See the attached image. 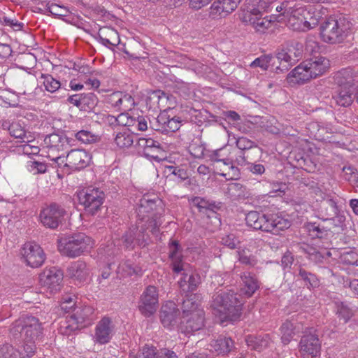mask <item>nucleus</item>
Returning a JSON list of instances; mask_svg holds the SVG:
<instances>
[{
    "label": "nucleus",
    "instance_id": "nucleus-1",
    "mask_svg": "<svg viewBox=\"0 0 358 358\" xmlns=\"http://www.w3.org/2000/svg\"><path fill=\"white\" fill-rule=\"evenodd\" d=\"M243 301L234 291L217 292L213 296L211 306L225 320L236 321L241 315Z\"/></svg>",
    "mask_w": 358,
    "mask_h": 358
},
{
    "label": "nucleus",
    "instance_id": "nucleus-2",
    "mask_svg": "<svg viewBox=\"0 0 358 358\" xmlns=\"http://www.w3.org/2000/svg\"><path fill=\"white\" fill-rule=\"evenodd\" d=\"M245 222L248 227L254 229L262 230L274 235L280 234L281 231H285L291 226L287 219L274 215H265L254 210L250 211L246 215Z\"/></svg>",
    "mask_w": 358,
    "mask_h": 358
},
{
    "label": "nucleus",
    "instance_id": "nucleus-3",
    "mask_svg": "<svg viewBox=\"0 0 358 358\" xmlns=\"http://www.w3.org/2000/svg\"><path fill=\"white\" fill-rule=\"evenodd\" d=\"M329 67V61L324 57L306 60L295 67L289 74L292 82L304 83L324 73Z\"/></svg>",
    "mask_w": 358,
    "mask_h": 358
},
{
    "label": "nucleus",
    "instance_id": "nucleus-4",
    "mask_svg": "<svg viewBox=\"0 0 358 358\" xmlns=\"http://www.w3.org/2000/svg\"><path fill=\"white\" fill-rule=\"evenodd\" d=\"M350 28L351 23L345 17L330 16L320 24V36L325 43H339L347 37Z\"/></svg>",
    "mask_w": 358,
    "mask_h": 358
},
{
    "label": "nucleus",
    "instance_id": "nucleus-5",
    "mask_svg": "<svg viewBox=\"0 0 358 358\" xmlns=\"http://www.w3.org/2000/svg\"><path fill=\"white\" fill-rule=\"evenodd\" d=\"M60 252L71 258L83 255L91 248V238L83 233L66 236L57 241Z\"/></svg>",
    "mask_w": 358,
    "mask_h": 358
},
{
    "label": "nucleus",
    "instance_id": "nucleus-6",
    "mask_svg": "<svg viewBox=\"0 0 358 358\" xmlns=\"http://www.w3.org/2000/svg\"><path fill=\"white\" fill-rule=\"evenodd\" d=\"M94 310L90 306L77 307L74 308L73 313L69 315L64 322L59 327V332L62 334L69 336L72 333L84 328L85 322L90 320V317Z\"/></svg>",
    "mask_w": 358,
    "mask_h": 358
},
{
    "label": "nucleus",
    "instance_id": "nucleus-7",
    "mask_svg": "<svg viewBox=\"0 0 358 358\" xmlns=\"http://www.w3.org/2000/svg\"><path fill=\"white\" fill-rule=\"evenodd\" d=\"M105 194L98 188H88L78 194L80 204L84 206L86 213L96 215L102 208Z\"/></svg>",
    "mask_w": 358,
    "mask_h": 358
},
{
    "label": "nucleus",
    "instance_id": "nucleus-8",
    "mask_svg": "<svg viewBox=\"0 0 358 358\" xmlns=\"http://www.w3.org/2000/svg\"><path fill=\"white\" fill-rule=\"evenodd\" d=\"M148 227L137 223L131 227L128 231L122 236L120 241L126 248L134 249L135 245L141 248L147 246L150 241L149 234L146 232Z\"/></svg>",
    "mask_w": 358,
    "mask_h": 358
},
{
    "label": "nucleus",
    "instance_id": "nucleus-9",
    "mask_svg": "<svg viewBox=\"0 0 358 358\" xmlns=\"http://www.w3.org/2000/svg\"><path fill=\"white\" fill-rule=\"evenodd\" d=\"M66 214L65 209L56 203L43 208L40 213V220L43 226L52 229H57Z\"/></svg>",
    "mask_w": 358,
    "mask_h": 358
},
{
    "label": "nucleus",
    "instance_id": "nucleus-10",
    "mask_svg": "<svg viewBox=\"0 0 358 358\" xmlns=\"http://www.w3.org/2000/svg\"><path fill=\"white\" fill-rule=\"evenodd\" d=\"M145 101L150 109H159L162 113L173 108L176 102L174 96L161 90L151 91Z\"/></svg>",
    "mask_w": 358,
    "mask_h": 358
},
{
    "label": "nucleus",
    "instance_id": "nucleus-11",
    "mask_svg": "<svg viewBox=\"0 0 358 358\" xmlns=\"http://www.w3.org/2000/svg\"><path fill=\"white\" fill-rule=\"evenodd\" d=\"M158 292L157 287L148 286L141 295L138 302V310L145 317L152 315L158 307Z\"/></svg>",
    "mask_w": 358,
    "mask_h": 358
},
{
    "label": "nucleus",
    "instance_id": "nucleus-12",
    "mask_svg": "<svg viewBox=\"0 0 358 358\" xmlns=\"http://www.w3.org/2000/svg\"><path fill=\"white\" fill-rule=\"evenodd\" d=\"M20 333L25 343H34L42 334L41 324L38 318L28 316L23 320Z\"/></svg>",
    "mask_w": 358,
    "mask_h": 358
},
{
    "label": "nucleus",
    "instance_id": "nucleus-13",
    "mask_svg": "<svg viewBox=\"0 0 358 358\" xmlns=\"http://www.w3.org/2000/svg\"><path fill=\"white\" fill-rule=\"evenodd\" d=\"M63 272L59 268L52 267L44 270L39 276L41 286L46 287L50 292H57L61 289Z\"/></svg>",
    "mask_w": 358,
    "mask_h": 358
},
{
    "label": "nucleus",
    "instance_id": "nucleus-14",
    "mask_svg": "<svg viewBox=\"0 0 358 358\" xmlns=\"http://www.w3.org/2000/svg\"><path fill=\"white\" fill-rule=\"evenodd\" d=\"M21 255L27 264L32 268L41 266L45 259L43 249L34 243H25L21 250Z\"/></svg>",
    "mask_w": 358,
    "mask_h": 358
},
{
    "label": "nucleus",
    "instance_id": "nucleus-15",
    "mask_svg": "<svg viewBox=\"0 0 358 358\" xmlns=\"http://www.w3.org/2000/svg\"><path fill=\"white\" fill-rule=\"evenodd\" d=\"M299 347L303 358H315L320 355L321 343L316 335H303L301 338Z\"/></svg>",
    "mask_w": 358,
    "mask_h": 358
},
{
    "label": "nucleus",
    "instance_id": "nucleus-16",
    "mask_svg": "<svg viewBox=\"0 0 358 358\" xmlns=\"http://www.w3.org/2000/svg\"><path fill=\"white\" fill-rule=\"evenodd\" d=\"M115 333V324L108 317H103L98 322L94 336V342L106 344L110 342Z\"/></svg>",
    "mask_w": 358,
    "mask_h": 358
},
{
    "label": "nucleus",
    "instance_id": "nucleus-17",
    "mask_svg": "<svg viewBox=\"0 0 358 358\" xmlns=\"http://www.w3.org/2000/svg\"><path fill=\"white\" fill-rule=\"evenodd\" d=\"M91 159L90 155L82 149H74L68 152L64 166H69L72 170H80L89 165Z\"/></svg>",
    "mask_w": 358,
    "mask_h": 358
},
{
    "label": "nucleus",
    "instance_id": "nucleus-18",
    "mask_svg": "<svg viewBox=\"0 0 358 358\" xmlns=\"http://www.w3.org/2000/svg\"><path fill=\"white\" fill-rule=\"evenodd\" d=\"M179 315L180 311L176 303L168 301L161 307L160 321L164 327L171 329L178 324Z\"/></svg>",
    "mask_w": 358,
    "mask_h": 358
},
{
    "label": "nucleus",
    "instance_id": "nucleus-19",
    "mask_svg": "<svg viewBox=\"0 0 358 358\" xmlns=\"http://www.w3.org/2000/svg\"><path fill=\"white\" fill-rule=\"evenodd\" d=\"M201 283L200 275L193 272H182V277L178 282L181 295L194 294Z\"/></svg>",
    "mask_w": 358,
    "mask_h": 358
},
{
    "label": "nucleus",
    "instance_id": "nucleus-20",
    "mask_svg": "<svg viewBox=\"0 0 358 358\" xmlns=\"http://www.w3.org/2000/svg\"><path fill=\"white\" fill-rule=\"evenodd\" d=\"M182 321V329L185 333L189 334L201 329L204 326V312L199 310L194 313L184 315Z\"/></svg>",
    "mask_w": 358,
    "mask_h": 358
},
{
    "label": "nucleus",
    "instance_id": "nucleus-21",
    "mask_svg": "<svg viewBox=\"0 0 358 358\" xmlns=\"http://www.w3.org/2000/svg\"><path fill=\"white\" fill-rule=\"evenodd\" d=\"M182 120L180 117H170L166 113H161L157 119V125L154 128L157 131L164 132H175L181 126Z\"/></svg>",
    "mask_w": 358,
    "mask_h": 358
},
{
    "label": "nucleus",
    "instance_id": "nucleus-22",
    "mask_svg": "<svg viewBox=\"0 0 358 358\" xmlns=\"http://www.w3.org/2000/svg\"><path fill=\"white\" fill-rule=\"evenodd\" d=\"M209 346L210 351L222 355H227L235 348L234 341L224 335H219L213 339Z\"/></svg>",
    "mask_w": 358,
    "mask_h": 358
},
{
    "label": "nucleus",
    "instance_id": "nucleus-23",
    "mask_svg": "<svg viewBox=\"0 0 358 358\" xmlns=\"http://www.w3.org/2000/svg\"><path fill=\"white\" fill-rule=\"evenodd\" d=\"M354 89L338 87L331 97V106L348 107L350 106L353 101Z\"/></svg>",
    "mask_w": 358,
    "mask_h": 358
},
{
    "label": "nucleus",
    "instance_id": "nucleus-24",
    "mask_svg": "<svg viewBox=\"0 0 358 358\" xmlns=\"http://www.w3.org/2000/svg\"><path fill=\"white\" fill-rule=\"evenodd\" d=\"M305 13H308L306 10L303 7H298L297 6L294 8L292 14L288 19V24L294 30H304L310 29L313 27L310 23L306 20L305 17Z\"/></svg>",
    "mask_w": 358,
    "mask_h": 358
},
{
    "label": "nucleus",
    "instance_id": "nucleus-25",
    "mask_svg": "<svg viewBox=\"0 0 358 358\" xmlns=\"http://www.w3.org/2000/svg\"><path fill=\"white\" fill-rule=\"evenodd\" d=\"M157 202L160 203L161 201L157 199L156 197L152 199L149 195H144L140 199L137 213L139 216L142 217V220H144L146 217H151L153 213L158 212Z\"/></svg>",
    "mask_w": 358,
    "mask_h": 358
},
{
    "label": "nucleus",
    "instance_id": "nucleus-26",
    "mask_svg": "<svg viewBox=\"0 0 358 358\" xmlns=\"http://www.w3.org/2000/svg\"><path fill=\"white\" fill-rule=\"evenodd\" d=\"M99 41L110 49L117 46L120 43L118 32L110 27H103L99 30Z\"/></svg>",
    "mask_w": 358,
    "mask_h": 358
},
{
    "label": "nucleus",
    "instance_id": "nucleus-27",
    "mask_svg": "<svg viewBox=\"0 0 358 358\" xmlns=\"http://www.w3.org/2000/svg\"><path fill=\"white\" fill-rule=\"evenodd\" d=\"M41 78L43 80V84L45 90L51 93H55L54 97L60 99L69 95V90L62 87L59 80L55 79L51 75H42Z\"/></svg>",
    "mask_w": 358,
    "mask_h": 358
},
{
    "label": "nucleus",
    "instance_id": "nucleus-28",
    "mask_svg": "<svg viewBox=\"0 0 358 358\" xmlns=\"http://www.w3.org/2000/svg\"><path fill=\"white\" fill-rule=\"evenodd\" d=\"M302 55V44L294 43L290 44L286 49H282L276 54L277 60H287L295 64Z\"/></svg>",
    "mask_w": 358,
    "mask_h": 358
},
{
    "label": "nucleus",
    "instance_id": "nucleus-29",
    "mask_svg": "<svg viewBox=\"0 0 358 358\" xmlns=\"http://www.w3.org/2000/svg\"><path fill=\"white\" fill-rule=\"evenodd\" d=\"M180 302L181 308L182 310L183 315L190 314L196 310H201L199 306H201V296L198 294H189L182 295Z\"/></svg>",
    "mask_w": 358,
    "mask_h": 358
},
{
    "label": "nucleus",
    "instance_id": "nucleus-30",
    "mask_svg": "<svg viewBox=\"0 0 358 358\" xmlns=\"http://www.w3.org/2000/svg\"><path fill=\"white\" fill-rule=\"evenodd\" d=\"M243 287L241 292L247 297H250L259 288V283L254 273L248 271L243 272L241 275Z\"/></svg>",
    "mask_w": 358,
    "mask_h": 358
},
{
    "label": "nucleus",
    "instance_id": "nucleus-31",
    "mask_svg": "<svg viewBox=\"0 0 358 358\" xmlns=\"http://www.w3.org/2000/svg\"><path fill=\"white\" fill-rule=\"evenodd\" d=\"M333 80L338 87L354 89V73L350 68L343 69L335 73Z\"/></svg>",
    "mask_w": 358,
    "mask_h": 358
},
{
    "label": "nucleus",
    "instance_id": "nucleus-32",
    "mask_svg": "<svg viewBox=\"0 0 358 358\" xmlns=\"http://www.w3.org/2000/svg\"><path fill=\"white\" fill-rule=\"evenodd\" d=\"M68 273L71 278H75L81 282L86 280L89 270L85 262L78 260L71 264L68 268Z\"/></svg>",
    "mask_w": 358,
    "mask_h": 358
},
{
    "label": "nucleus",
    "instance_id": "nucleus-33",
    "mask_svg": "<svg viewBox=\"0 0 358 358\" xmlns=\"http://www.w3.org/2000/svg\"><path fill=\"white\" fill-rule=\"evenodd\" d=\"M44 141L50 149L57 151H64L69 145L68 138L57 134L46 136Z\"/></svg>",
    "mask_w": 358,
    "mask_h": 358
},
{
    "label": "nucleus",
    "instance_id": "nucleus-34",
    "mask_svg": "<svg viewBox=\"0 0 358 358\" xmlns=\"http://www.w3.org/2000/svg\"><path fill=\"white\" fill-rule=\"evenodd\" d=\"M269 341L270 338L267 334L264 336L248 335L245 337V342L248 347L259 352L268 346Z\"/></svg>",
    "mask_w": 358,
    "mask_h": 358
},
{
    "label": "nucleus",
    "instance_id": "nucleus-35",
    "mask_svg": "<svg viewBox=\"0 0 358 358\" xmlns=\"http://www.w3.org/2000/svg\"><path fill=\"white\" fill-rule=\"evenodd\" d=\"M241 0H219L214 1L211 5V10L215 13H226L227 14L234 11Z\"/></svg>",
    "mask_w": 358,
    "mask_h": 358
},
{
    "label": "nucleus",
    "instance_id": "nucleus-36",
    "mask_svg": "<svg viewBox=\"0 0 358 358\" xmlns=\"http://www.w3.org/2000/svg\"><path fill=\"white\" fill-rule=\"evenodd\" d=\"M297 276L304 282V285L308 289L315 288L320 286V280L316 275L308 272L303 268H299Z\"/></svg>",
    "mask_w": 358,
    "mask_h": 358
},
{
    "label": "nucleus",
    "instance_id": "nucleus-37",
    "mask_svg": "<svg viewBox=\"0 0 358 358\" xmlns=\"http://www.w3.org/2000/svg\"><path fill=\"white\" fill-rule=\"evenodd\" d=\"M338 212L339 210L336 202L332 199L326 200L320 207V213L323 216L324 221H327V220L336 215Z\"/></svg>",
    "mask_w": 358,
    "mask_h": 358
},
{
    "label": "nucleus",
    "instance_id": "nucleus-38",
    "mask_svg": "<svg viewBox=\"0 0 358 358\" xmlns=\"http://www.w3.org/2000/svg\"><path fill=\"white\" fill-rule=\"evenodd\" d=\"M309 236L314 238H322L327 235L329 229L327 227L317 224L316 222H308L304 226Z\"/></svg>",
    "mask_w": 358,
    "mask_h": 358
},
{
    "label": "nucleus",
    "instance_id": "nucleus-39",
    "mask_svg": "<svg viewBox=\"0 0 358 358\" xmlns=\"http://www.w3.org/2000/svg\"><path fill=\"white\" fill-rule=\"evenodd\" d=\"M260 153V148L255 145L253 148L246 150L243 152H241L239 155L240 159H237L239 164L243 165V164H249L250 162L255 160Z\"/></svg>",
    "mask_w": 358,
    "mask_h": 358
},
{
    "label": "nucleus",
    "instance_id": "nucleus-40",
    "mask_svg": "<svg viewBox=\"0 0 358 358\" xmlns=\"http://www.w3.org/2000/svg\"><path fill=\"white\" fill-rule=\"evenodd\" d=\"M160 215L161 214L159 212L156 213H153L151 217H148V220L143 223V220H141V222H139L142 225H145L146 227H148V229L152 234H155L159 231V227L161 225L162 222H160Z\"/></svg>",
    "mask_w": 358,
    "mask_h": 358
},
{
    "label": "nucleus",
    "instance_id": "nucleus-41",
    "mask_svg": "<svg viewBox=\"0 0 358 358\" xmlns=\"http://www.w3.org/2000/svg\"><path fill=\"white\" fill-rule=\"evenodd\" d=\"M97 103L98 99L94 93L82 94L81 110L90 111Z\"/></svg>",
    "mask_w": 358,
    "mask_h": 358
},
{
    "label": "nucleus",
    "instance_id": "nucleus-42",
    "mask_svg": "<svg viewBox=\"0 0 358 358\" xmlns=\"http://www.w3.org/2000/svg\"><path fill=\"white\" fill-rule=\"evenodd\" d=\"M193 203L198 207L200 212H203V210H209L212 213H215V210L219 208L215 202L209 201L199 196H196L193 199Z\"/></svg>",
    "mask_w": 358,
    "mask_h": 358
},
{
    "label": "nucleus",
    "instance_id": "nucleus-43",
    "mask_svg": "<svg viewBox=\"0 0 358 358\" xmlns=\"http://www.w3.org/2000/svg\"><path fill=\"white\" fill-rule=\"evenodd\" d=\"M336 315L340 319H343L344 323L348 322L352 317L353 313L351 308L345 303L339 302L336 303Z\"/></svg>",
    "mask_w": 358,
    "mask_h": 358
},
{
    "label": "nucleus",
    "instance_id": "nucleus-44",
    "mask_svg": "<svg viewBox=\"0 0 358 358\" xmlns=\"http://www.w3.org/2000/svg\"><path fill=\"white\" fill-rule=\"evenodd\" d=\"M274 57L271 55H264L257 59H255L250 64L251 67H260L263 70H266L270 64L272 66L275 64V62H273Z\"/></svg>",
    "mask_w": 358,
    "mask_h": 358
},
{
    "label": "nucleus",
    "instance_id": "nucleus-45",
    "mask_svg": "<svg viewBox=\"0 0 358 358\" xmlns=\"http://www.w3.org/2000/svg\"><path fill=\"white\" fill-rule=\"evenodd\" d=\"M281 333L282 342L285 345L288 344L291 341L294 334V324L290 321H286L282 324L281 327Z\"/></svg>",
    "mask_w": 358,
    "mask_h": 358
},
{
    "label": "nucleus",
    "instance_id": "nucleus-46",
    "mask_svg": "<svg viewBox=\"0 0 358 358\" xmlns=\"http://www.w3.org/2000/svg\"><path fill=\"white\" fill-rule=\"evenodd\" d=\"M261 14V10L253 8L244 12L241 16V20L243 22L249 23L254 27Z\"/></svg>",
    "mask_w": 358,
    "mask_h": 358
},
{
    "label": "nucleus",
    "instance_id": "nucleus-47",
    "mask_svg": "<svg viewBox=\"0 0 358 358\" xmlns=\"http://www.w3.org/2000/svg\"><path fill=\"white\" fill-rule=\"evenodd\" d=\"M75 137L79 141L86 144L95 143L98 140V136L96 135H94L87 130L79 131L75 134Z\"/></svg>",
    "mask_w": 358,
    "mask_h": 358
},
{
    "label": "nucleus",
    "instance_id": "nucleus-48",
    "mask_svg": "<svg viewBox=\"0 0 358 358\" xmlns=\"http://www.w3.org/2000/svg\"><path fill=\"white\" fill-rule=\"evenodd\" d=\"M115 143L120 148H129L133 143V137L127 133H119L115 138Z\"/></svg>",
    "mask_w": 358,
    "mask_h": 358
},
{
    "label": "nucleus",
    "instance_id": "nucleus-49",
    "mask_svg": "<svg viewBox=\"0 0 358 358\" xmlns=\"http://www.w3.org/2000/svg\"><path fill=\"white\" fill-rule=\"evenodd\" d=\"M162 152L163 149L161 147L160 143L157 142V145H153V148H150L148 150L143 151V155L148 158L159 161L162 159L159 154H162Z\"/></svg>",
    "mask_w": 358,
    "mask_h": 358
},
{
    "label": "nucleus",
    "instance_id": "nucleus-50",
    "mask_svg": "<svg viewBox=\"0 0 358 358\" xmlns=\"http://www.w3.org/2000/svg\"><path fill=\"white\" fill-rule=\"evenodd\" d=\"M296 5L294 0L282 1L280 3V9L283 10V17L289 19Z\"/></svg>",
    "mask_w": 358,
    "mask_h": 358
},
{
    "label": "nucleus",
    "instance_id": "nucleus-51",
    "mask_svg": "<svg viewBox=\"0 0 358 358\" xmlns=\"http://www.w3.org/2000/svg\"><path fill=\"white\" fill-rule=\"evenodd\" d=\"M119 103H121L120 111L129 110L134 106V100L129 94H122V99Z\"/></svg>",
    "mask_w": 358,
    "mask_h": 358
},
{
    "label": "nucleus",
    "instance_id": "nucleus-52",
    "mask_svg": "<svg viewBox=\"0 0 358 358\" xmlns=\"http://www.w3.org/2000/svg\"><path fill=\"white\" fill-rule=\"evenodd\" d=\"M47 10L52 15L58 17L67 16L69 13V10L66 8L53 3L47 8Z\"/></svg>",
    "mask_w": 358,
    "mask_h": 358
},
{
    "label": "nucleus",
    "instance_id": "nucleus-53",
    "mask_svg": "<svg viewBox=\"0 0 358 358\" xmlns=\"http://www.w3.org/2000/svg\"><path fill=\"white\" fill-rule=\"evenodd\" d=\"M236 146L241 150V152H243L246 150H249L250 148H253L255 145V142L249 140L246 137H240L236 140Z\"/></svg>",
    "mask_w": 358,
    "mask_h": 358
},
{
    "label": "nucleus",
    "instance_id": "nucleus-54",
    "mask_svg": "<svg viewBox=\"0 0 358 358\" xmlns=\"http://www.w3.org/2000/svg\"><path fill=\"white\" fill-rule=\"evenodd\" d=\"M10 134L16 138L23 139L26 137L24 129L18 122H12Z\"/></svg>",
    "mask_w": 358,
    "mask_h": 358
},
{
    "label": "nucleus",
    "instance_id": "nucleus-55",
    "mask_svg": "<svg viewBox=\"0 0 358 358\" xmlns=\"http://www.w3.org/2000/svg\"><path fill=\"white\" fill-rule=\"evenodd\" d=\"M136 358H158V352L153 347H144L138 352Z\"/></svg>",
    "mask_w": 358,
    "mask_h": 358
},
{
    "label": "nucleus",
    "instance_id": "nucleus-56",
    "mask_svg": "<svg viewBox=\"0 0 358 358\" xmlns=\"http://www.w3.org/2000/svg\"><path fill=\"white\" fill-rule=\"evenodd\" d=\"M121 92H115L110 94L108 97V103L115 109L120 110L121 103H119L122 99Z\"/></svg>",
    "mask_w": 358,
    "mask_h": 358
},
{
    "label": "nucleus",
    "instance_id": "nucleus-57",
    "mask_svg": "<svg viewBox=\"0 0 358 358\" xmlns=\"http://www.w3.org/2000/svg\"><path fill=\"white\" fill-rule=\"evenodd\" d=\"M238 260L241 264L252 266L257 262L255 256L248 255L245 251L238 252Z\"/></svg>",
    "mask_w": 358,
    "mask_h": 358
},
{
    "label": "nucleus",
    "instance_id": "nucleus-58",
    "mask_svg": "<svg viewBox=\"0 0 358 358\" xmlns=\"http://www.w3.org/2000/svg\"><path fill=\"white\" fill-rule=\"evenodd\" d=\"M122 268V270L125 271L128 275H132L134 274L140 275L141 273V269L140 267L134 266L129 262H124L119 267V268Z\"/></svg>",
    "mask_w": 358,
    "mask_h": 358
},
{
    "label": "nucleus",
    "instance_id": "nucleus-59",
    "mask_svg": "<svg viewBox=\"0 0 358 358\" xmlns=\"http://www.w3.org/2000/svg\"><path fill=\"white\" fill-rule=\"evenodd\" d=\"M156 141L150 138H139L137 141V145L140 148L143 149V152L148 150L150 148H153V145H157Z\"/></svg>",
    "mask_w": 358,
    "mask_h": 358
},
{
    "label": "nucleus",
    "instance_id": "nucleus-60",
    "mask_svg": "<svg viewBox=\"0 0 358 358\" xmlns=\"http://www.w3.org/2000/svg\"><path fill=\"white\" fill-rule=\"evenodd\" d=\"M275 4H276L275 0H259L257 8H255L261 10L262 13V11H271Z\"/></svg>",
    "mask_w": 358,
    "mask_h": 358
},
{
    "label": "nucleus",
    "instance_id": "nucleus-61",
    "mask_svg": "<svg viewBox=\"0 0 358 358\" xmlns=\"http://www.w3.org/2000/svg\"><path fill=\"white\" fill-rule=\"evenodd\" d=\"M204 152L205 148L202 145L192 144L189 146V152L195 158H203Z\"/></svg>",
    "mask_w": 358,
    "mask_h": 358
},
{
    "label": "nucleus",
    "instance_id": "nucleus-62",
    "mask_svg": "<svg viewBox=\"0 0 358 358\" xmlns=\"http://www.w3.org/2000/svg\"><path fill=\"white\" fill-rule=\"evenodd\" d=\"M17 352L12 346H3L0 349V358H17Z\"/></svg>",
    "mask_w": 358,
    "mask_h": 358
},
{
    "label": "nucleus",
    "instance_id": "nucleus-63",
    "mask_svg": "<svg viewBox=\"0 0 358 358\" xmlns=\"http://www.w3.org/2000/svg\"><path fill=\"white\" fill-rule=\"evenodd\" d=\"M325 256L330 257L331 252L329 251H325V250L317 249L316 252H315L314 255L311 256L309 260L315 263H321L322 262Z\"/></svg>",
    "mask_w": 358,
    "mask_h": 358
},
{
    "label": "nucleus",
    "instance_id": "nucleus-64",
    "mask_svg": "<svg viewBox=\"0 0 358 358\" xmlns=\"http://www.w3.org/2000/svg\"><path fill=\"white\" fill-rule=\"evenodd\" d=\"M223 245L227 246L230 249H235L239 244V241L235 238L233 234L227 235L222 238Z\"/></svg>",
    "mask_w": 358,
    "mask_h": 358
}]
</instances>
